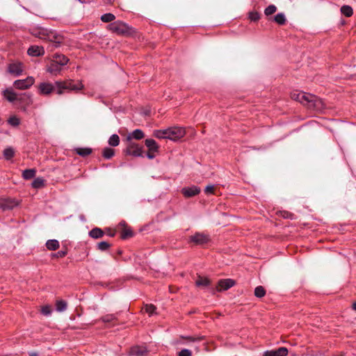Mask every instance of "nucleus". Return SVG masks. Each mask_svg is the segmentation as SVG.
Returning <instances> with one entry per match:
<instances>
[{
	"instance_id": "obj_1",
	"label": "nucleus",
	"mask_w": 356,
	"mask_h": 356,
	"mask_svg": "<svg viewBox=\"0 0 356 356\" xmlns=\"http://www.w3.org/2000/svg\"><path fill=\"white\" fill-rule=\"evenodd\" d=\"M35 31L36 32L34 33L35 36L42 40L54 42L56 44V47H58L64 41L63 35L54 30L40 28Z\"/></svg>"
},
{
	"instance_id": "obj_2",
	"label": "nucleus",
	"mask_w": 356,
	"mask_h": 356,
	"mask_svg": "<svg viewBox=\"0 0 356 356\" xmlns=\"http://www.w3.org/2000/svg\"><path fill=\"white\" fill-rule=\"evenodd\" d=\"M108 29L112 33L122 36H131L135 34L136 31L124 22L116 21L108 25Z\"/></svg>"
},
{
	"instance_id": "obj_3",
	"label": "nucleus",
	"mask_w": 356,
	"mask_h": 356,
	"mask_svg": "<svg viewBox=\"0 0 356 356\" xmlns=\"http://www.w3.org/2000/svg\"><path fill=\"white\" fill-rule=\"evenodd\" d=\"M302 105L308 109L316 111H321L325 107L322 99L311 93L307 94Z\"/></svg>"
},
{
	"instance_id": "obj_4",
	"label": "nucleus",
	"mask_w": 356,
	"mask_h": 356,
	"mask_svg": "<svg viewBox=\"0 0 356 356\" xmlns=\"http://www.w3.org/2000/svg\"><path fill=\"white\" fill-rule=\"evenodd\" d=\"M56 86L57 87V94L58 95L63 94L64 90L77 91L83 88V85L81 81H74L72 79L64 81H56Z\"/></svg>"
},
{
	"instance_id": "obj_5",
	"label": "nucleus",
	"mask_w": 356,
	"mask_h": 356,
	"mask_svg": "<svg viewBox=\"0 0 356 356\" xmlns=\"http://www.w3.org/2000/svg\"><path fill=\"white\" fill-rule=\"evenodd\" d=\"M143 146L138 145V143L134 141L127 140V147L123 150V152L125 155L132 156L134 157H140L143 156Z\"/></svg>"
},
{
	"instance_id": "obj_6",
	"label": "nucleus",
	"mask_w": 356,
	"mask_h": 356,
	"mask_svg": "<svg viewBox=\"0 0 356 356\" xmlns=\"http://www.w3.org/2000/svg\"><path fill=\"white\" fill-rule=\"evenodd\" d=\"M210 241L211 238L209 234L197 232L188 237V243L194 245L202 246L209 243Z\"/></svg>"
},
{
	"instance_id": "obj_7",
	"label": "nucleus",
	"mask_w": 356,
	"mask_h": 356,
	"mask_svg": "<svg viewBox=\"0 0 356 356\" xmlns=\"http://www.w3.org/2000/svg\"><path fill=\"white\" fill-rule=\"evenodd\" d=\"M236 282L232 279H221L218 280L215 288L211 289V293L215 294L216 291L221 292L222 291H227L234 286Z\"/></svg>"
},
{
	"instance_id": "obj_8",
	"label": "nucleus",
	"mask_w": 356,
	"mask_h": 356,
	"mask_svg": "<svg viewBox=\"0 0 356 356\" xmlns=\"http://www.w3.org/2000/svg\"><path fill=\"white\" fill-rule=\"evenodd\" d=\"M145 145L147 147V156L149 159L155 158L156 154L159 153V146L155 140L148 138L145 140Z\"/></svg>"
},
{
	"instance_id": "obj_9",
	"label": "nucleus",
	"mask_w": 356,
	"mask_h": 356,
	"mask_svg": "<svg viewBox=\"0 0 356 356\" xmlns=\"http://www.w3.org/2000/svg\"><path fill=\"white\" fill-rule=\"evenodd\" d=\"M168 130V139L177 140L183 138L186 134V131L182 127H170Z\"/></svg>"
},
{
	"instance_id": "obj_10",
	"label": "nucleus",
	"mask_w": 356,
	"mask_h": 356,
	"mask_svg": "<svg viewBox=\"0 0 356 356\" xmlns=\"http://www.w3.org/2000/svg\"><path fill=\"white\" fill-rule=\"evenodd\" d=\"M35 79L33 76H28L24 79H18L14 81L13 86L16 89L26 90L34 84Z\"/></svg>"
},
{
	"instance_id": "obj_11",
	"label": "nucleus",
	"mask_w": 356,
	"mask_h": 356,
	"mask_svg": "<svg viewBox=\"0 0 356 356\" xmlns=\"http://www.w3.org/2000/svg\"><path fill=\"white\" fill-rule=\"evenodd\" d=\"M18 204L19 202L15 198L0 197V209L3 211L13 209Z\"/></svg>"
},
{
	"instance_id": "obj_12",
	"label": "nucleus",
	"mask_w": 356,
	"mask_h": 356,
	"mask_svg": "<svg viewBox=\"0 0 356 356\" xmlns=\"http://www.w3.org/2000/svg\"><path fill=\"white\" fill-rule=\"evenodd\" d=\"M23 70V63L21 62L13 63L8 66V72L15 76H20Z\"/></svg>"
},
{
	"instance_id": "obj_13",
	"label": "nucleus",
	"mask_w": 356,
	"mask_h": 356,
	"mask_svg": "<svg viewBox=\"0 0 356 356\" xmlns=\"http://www.w3.org/2000/svg\"><path fill=\"white\" fill-rule=\"evenodd\" d=\"M148 353V350L143 346H134L131 347L128 351L129 356H145Z\"/></svg>"
},
{
	"instance_id": "obj_14",
	"label": "nucleus",
	"mask_w": 356,
	"mask_h": 356,
	"mask_svg": "<svg viewBox=\"0 0 356 356\" xmlns=\"http://www.w3.org/2000/svg\"><path fill=\"white\" fill-rule=\"evenodd\" d=\"M119 225L122 227V230L120 232V238L122 239L125 240L134 236L133 230L124 221L120 222Z\"/></svg>"
},
{
	"instance_id": "obj_15",
	"label": "nucleus",
	"mask_w": 356,
	"mask_h": 356,
	"mask_svg": "<svg viewBox=\"0 0 356 356\" xmlns=\"http://www.w3.org/2000/svg\"><path fill=\"white\" fill-rule=\"evenodd\" d=\"M38 90L40 95H48L55 90V87L51 83L43 82L38 86Z\"/></svg>"
},
{
	"instance_id": "obj_16",
	"label": "nucleus",
	"mask_w": 356,
	"mask_h": 356,
	"mask_svg": "<svg viewBox=\"0 0 356 356\" xmlns=\"http://www.w3.org/2000/svg\"><path fill=\"white\" fill-rule=\"evenodd\" d=\"M200 193V188L196 186L186 187L181 189V193L185 197H191L198 195Z\"/></svg>"
},
{
	"instance_id": "obj_17",
	"label": "nucleus",
	"mask_w": 356,
	"mask_h": 356,
	"mask_svg": "<svg viewBox=\"0 0 356 356\" xmlns=\"http://www.w3.org/2000/svg\"><path fill=\"white\" fill-rule=\"evenodd\" d=\"M288 349L285 347H280L275 350H267L264 352L263 356H286Z\"/></svg>"
},
{
	"instance_id": "obj_18",
	"label": "nucleus",
	"mask_w": 356,
	"mask_h": 356,
	"mask_svg": "<svg viewBox=\"0 0 356 356\" xmlns=\"http://www.w3.org/2000/svg\"><path fill=\"white\" fill-rule=\"evenodd\" d=\"M27 54L31 56H40L44 54V49L42 46H31L27 51Z\"/></svg>"
},
{
	"instance_id": "obj_19",
	"label": "nucleus",
	"mask_w": 356,
	"mask_h": 356,
	"mask_svg": "<svg viewBox=\"0 0 356 356\" xmlns=\"http://www.w3.org/2000/svg\"><path fill=\"white\" fill-rule=\"evenodd\" d=\"M145 137L144 132L139 129L134 130L127 136L126 140L133 141V139L141 140Z\"/></svg>"
},
{
	"instance_id": "obj_20",
	"label": "nucleus",
	"mask_w": 356,
	"mask_h": 356,
	"mask_svg": "<svg viewBox=\"0 0 356 356\" xmlns=\"http://www.w3.org/2000/svg\"><path fill=\"white\" fill-rule=\"evenodd\" d=\"M307 92L302 91L294 90L291 92V98L295 101L300 102L303 104V102L305 100Z\"/></svg>"
},
{
	"instance_id": "obj_21",
	"label": "nucleus",
	"mask_w": 356,
	"mask_h": 356,
	"mask_svg": "<svg viewBox=\"0 0 356 356\" xmlns=\"http://www.w3.org/2000/svg\"><path fill=\"white\" fill-rule=\"evenodd\" d=\"M3 97L10 102H13L17 99V95L11 88H6L3 91Z\"/></svg>"
},
{
	"instance_id": "obj_22",
	"label": "nucleus",
	"mask_w": 356,
	"mask_h": 356,
	"mask_svg": "<svg viewBox=\"0 0 356 356\" xmlns=\"http://www.w3.org/2000/svg\"><path fill=\"white\" fill-rule=\"evenodd\" d=\"M61 70L62 66L51 60L47 66V71L52 74L56 75L60 72Z\"/></svg>"
},
{
	"instance_id": "obj_23",
	"label": "nucleus",
	"mask_w": 356,
	"mask_h": 356,
	"mask_svg": "<svg viewBox=\"0 0 356 356\" xmlns=\"http://www.w3.org/2000/svg\"><path fill=\"white\" fill-rule=\"evenodd\" d=\"M104 234V231L99 227L92 228L88 233L89 236L94 239L101 238Z\"/></svg>"
},
{
	"instance_id": "obj_24",
	"label": "nucleus",
	"mask_w": 356,
	"mask_h": 356,
	"mask_svg": "<svg viewBox=\"0 0 356 356\" xmlns=\"http://www.w3.org/2000/svg\"><path fill=\"white\" fill-rule=\"evenodd\" d=\"M52 60L62 67L67 65L69 62V59L67 56L63 54H57L54 56Z\"/></svg>"
},
{
	"instance_id": "obj_25",
	"label": "nucleus",
	"mask_w": 356,
	"mask_h": 356,
	"mask_svg": "<svg viewBox=\"0 0 356 356\" xmlns=\"http://www.w3.org/2000/svg\"><path fill=\"white\" fill-rule=\"evenodd\" d=\"M78 155L82 157H86L92 154V149L90 147H76L74 149Z\"/></svg>"
},
{
	"instance_id": "obj_26",
	"label": "nucleus",
	"mask_w": 356,
	"mask_h": 356,
	"mask_svg": "<svg viewBox=\"0 0 356 356\" xmlns=\"http://www.w3.org/2000/svg\"><path fill=\"white\" fill-rule=\"evenodd\" d=\"M211 284V280L208 277L198 276L197 280L195 281V285L197 286H203L207 287Z\"/></svg>"
},
{
	"instance_id": "obj_27",
	"label": "nucleus",
	"mask_w": 356,
	"mask_h": 356,
	"mask_svg": "<svg viewBox=\"0 0 356 356\" xmlns=\"http://www.w3.org/2000/svg\"><path fill=\"white\" fill-rule=\"evenodd\" d=\"M59 242L56 239H50L46 242V248L49 250H56L59 248Z\"/></svg>"
},
{
	"instance_id": "obj_28",
	"label": "nucleus",
	"mask_w": 356,
	"mask_h": 356,
	"mask_svg": "<svg viewBox=\"0 0 356 356\" xmlns=\"http://www.w3.org/2000/svg\"><path fill=\"white\" fill-rule=\"evenodd\" d=\"M55 306L57 312H62L67 309V302L64 300H57Z\"/></svg>"
},
{
	"instance_id": "obj_29",
	"label": "nucleus",
	"mask_w": 356,
	"mask_h": 356,
	"mask_svg": "<svg viewBox=\"0 0 356 356\" xmlns=\"http://www.w3.org/2000/svg\"><path fill=\"white\" fill-rule=\"evenodd\" d=\"M180 337L190 342L202 341L204 339V337L202 335L181 336Z\"/></svg>"
},
{
	"instance_id": "obj_30",
	"label": "nucleus",
	"mask_w": 356,
	"mask_h": 356,
	"mask_svg": "<svg viewBox=\"0 0 356 356\" xmlns=\"http://www.w3.org/2000/svg\"><path fill=\"white\" fill-rule=\"evenodd\" d=\"M115 155V150L111 147H105L102 150V156L105 159H110Z\"/></svg>"
},
{
	"instance_id": "obj_31",
	"label": "nucleus",
	"mask_w": 356,
	"mask_h": 356,
	"mask_svg": "<svg viewBox=\"0 0 356 356\" xmlns=\"http://www.w3.org/2000/svg\"><path fill=\"white\" fill-rule=\"evenodd\" d=\"M341 13L342 15L346 16V17H350L353 14V10L351 6L348 5H344L341 8Z\"/></svg>"
},
{
	"instance_id": "obj_32",
	"label": "nucleus",
	"mask_w": 356,
	"mask_h": 356,
	"mask_svg": "<svg viewBox=\"0 0 356 356\" xmlns=\"http://www.w3.org/2000/svg\"><path fill=\"white\" fill-rule=\"evenodd\" d=\"M153 136L159 139L168 138V130L167 129L155 130L153 132Z\"/></svg>"
},
{
	"instance_id": "obj_33",
	"label": "nucleus",
	"mask_w": 356,
	"mask_h": 356,
	"mask_svg": "<svg viewBox=\"0 0 356 356\" xmlns=\"http://www.w3.org/2000/svg\"><path fill=\"white\" fill-rule=\"evenodd\" d=\"M36 170L35 169H26L22 172V177L24 179H31L33 178L35 175Z\"/></svg>"
},
{
	"instance_id": "obj_34",
	"label": "nucleus",
	"mask_w": 356,
	"mask_h": 356,
	"mask_svg": "<svg viewBox=\"0 0 356 356\" xmlns=\"http://www.w3.org/2000/svg\"><path fill=\"white\" fill-rule=\"evenodd\" d=\"M274 21L279 25H284L286 24V19L284 13H277L273 18Z\"/></svg>"
},
{
	"instance_id": "obj_35",
	"label": "nucleus",
	"mask_w": 356,
	"mask_h": 356,
	"mask_svg": "<svg viewBox=\"0 0 356 356\" xmlns=\"http://www.w3.org/2000/svg\"><path fill=\"white\" fill-rule=\"evenodd\" d=\"M266 289L262 286H258L254 289V294L257 298H261L266 295Z\"/></svg>"
},
{
	"instance_id": "obj_36",
	"label": "nucleus",
	"mask_w": 356,
	"mask_h": 356,
	"mask_svg": "<svg viewBox=\"0 0 356 356\" xmlns=\"http://www.w3.org/2000/svg\"><path fill=\"white\" fill-rule=\"evenodd\" d=\"M15 156V150L13 147H8L3 150V156L6 160H10Z\"/></svg>"
},
{
	"instance_id": "obj_37",
	"label": "nucleus",
	"mask_w": 356,
	"mask_h": 356,
	"mask_svg": "<svg viewBox=\"0 0 356 356\" xmlns=\"http://www.w3.org/2000/svg\"><path fill=\"white\" fill-rule=\"evenodd\" d=\"M44 179L41 177H38L33 180L31 185L34 188H40L44 186Z\"/></svg>"
},
{
	"instance_id": "obj_38",
	"label": "nucleus",
	"mask_w": 356,
	"mask_h": 356,
	"mask_svg": "<svg viewBox=\"0 0 356 356\" xmlns=\"http://www.w3.org/2000/svg\"><path fill=\"white\" fill-rule=\"evenodd\" d=\"M108 144L111 146L116 147L120 144V137L117 134H113L108 139Z\"/></svg>"
},
{
	"instance_id": "obj_39",
	"label": "nucleus",
	"mask_w": 356,
	"mask_h": 356,
	"mask_svg": "<svg viewBox=\"0 0 356 356\" xmlns=\"http://www.w3.org/2000/svg\"><path fill=\"white\" fill-rule=\"evenodd\" d=\"M115 19V16L112 14V13H106V14H104L102 15L101 17V20L103 22H106V23H108V22H111Z\"/></svg>"
},
{
	"instance_id": "obj_40",
	"label": "nucleus",
	"mask_w": 356,
	"mask_h": 356,
	"mask_svg": "<svg viewBox=\"0 0 356 356\" xmlns=\"http://www.w3.org/2000/svg\"><path fill=\"white\" fill-rule=\"evenodd\" d=\"M8 123L13 127H17L20 124V119L16 115H13L8 118Z\"/></svg>"
},
{
	"instance_id": "obj_41",
	"label": "nucleus",
	"mask_w": 356,
	"mask_h": 356,
	"mask_svg": "<svg viewBox=\"0 0 356 356\" xmlns=\"http://www.w3.org/2000/svg\"><path fill=\"white\" fill-rule=\"evenodd\" d=\"M111 245L107 241H101L97 243V247L99 250L106 251L111 248Z\"/></svg>"
},
{
	"instance_id": "obj_42",
	"label": "nucleus",
	"mask_w": 356,
	"mask_h": 356,
	"mask_svg": "<svg viewBox=\"0 0 356 356\" xmlns=\"http://www.w3.org/2000/svg\"><path fill=\"white\" fill-rule=\"evenodd\" d=\"M116 319L117 318L114 314H106L101 318V320L104 323H111Z\"/></svg>"
},
{
	"instance_id": "obj_43",
	"label": "nucleus",
	"mask_w": 356,
	"mask_h": 356,
	"mask_svg": "<svg viewBox=\"0 0 356 356\" xmlns=\"http://www.w3.org/2000/svg\"><path fill=\"white\" fill-rule=\"evenodd\" d=\"M277 10V7L275 5H270L264 10V14L269 16L275 13Z\"/></svg>"
},
{
	"instance_id": "obj_44",
	"label": "nucleus",
	"mask_w": 356,
	"mask_h": 356,
	"mask_svg": "<svg viewBox=\"0 0 356 356\" xmlns=\"http://www.w3.org/2000/svg\"><path fill=\"white\" fill-rule=\"evenodd\" d=\"M249 19L252 22H257L260 19V14L257 11L250 12Z\"/></svg>"
},
{
	"instance_id": "obj_45",
	"label": "nucleus",
	"mask_w": 356,
	"mask_h": 356,
	"mask_svg": "<svg viewBox=\"0 0 356 356\" xmlns=\"http://www.w3.org/2000/svg\"><path fill=\"white\" fill-rule=\"evenodd\" d=\"M145 309L147 313L152 315L155 312L156 307L152 304H147L145 306Z\"/></svg>"
},
{
	"instance_id": "obj_46",
	"label": "nucleus",
	"mask_w": 356,
	"mask_h": 356,
	"mask_svg": "<svg viewBox=\"0 0 356 356\" xmlns=\"http://www.w3.org/2000/svg\"><path fill=\"white\" fill-rule=\"evenodd\" d=\"M52 309L50 305H44L41 308V313L44 316H48L51 314Z\"/></svg>"
},
{
	"instance_id": "obj_47",
	"label": "nucleus",
	"mask_w": 356,
	"mask_h": 356,
	"mask_svg": "<svg viewBox=\"0 0 356 356\" xmlns=\"http://www.w3.org/2000/svg\"><path fill=\"white\" fill-rule=\"evenodd\" d=\"M67 251L65 249V250H60V251L57 252L56 253L52 254L51 257H56V258H63V257H65L67 255Z\"/></svg>"
},
{
	"instance_id": "obj_48",
	"label": "nucleus",
	"mask_w": 356,
	"mask_h": 356,
	"mask_svg": "<svg viewBox=\"0 0 356 356\" xmlns=\"http://www.w3.org/2000/svg\"><path fill=\"white\" fill-rule=\"evenodd\" d=\"M178 356H192V353L188 349H183L179 353Z\"/></svg>"
},
{
	"instance_id": "obj_49",
	"label": "nucleus",
	"mask_w": 356,
	"mask_h": 356,
	"mask_svg": "<svg viewBox=\"0 0 356 356\" xmlns=\"http://www.w3.org/2000/svg\"><path fill=\"white\" fill-rule=\"evenodd\" d=\"M280 213H281V216L284 218H291V219H292L293 216V213H290L289 211H281Z\"/></svg>"
},
{
	"instance_id": "obj_50",
	"label": "nucleus",
	"mask_w": 356,
	"mask_h": 356,
	"mask_svg": "<svg viewBox=\"0 0 356 356\" xmlns=\"http://www.w3.org/2000/svg\"><path fill=\"white\" fill-rule=\"evenodd\" d=\"M214 191L215 188L213 186H207L204 189L206 194H214Z\"/></svg>"
},
{
	"instance_id": "obj_51",
	"label": "nucleus",
	"mask_w": 356,
	"mask_h": 356,
	"mask_svg": "<svg viewBox=\"0 0 356 356\" xmlns=\"http://www.w3.org/2000/svg\"><path fill=\"white\" fill-rule=\"evenodd\" d=\"M104 232L111 237H114L115 236V231L110 228L105 229Z\"/></svg>"
},
{
	"instance_id": "obj_52",
	"label": "nucleus",
	"mask_w": 356,
	"mask_h": 356,
	"mask_svg": "<svg viewBox=\"0 0 356 356\" xmlns=\"http://www.w3.org/2000/svg\"><path fill=\"white\" fill-rule=\"evenodd\" d=\"M115 0H105V2L108 4H111L113 3Z\"/></svg>"
},
{
	"instance_id": "obj_53",
	"label": "nucleus",
	"mask_w": 356,
	"mask_h": 356,
	"mask_svg": "<svg viewBox=\"0 0 356 356\" xmlns=\"http://www.w3.org/2000/svg\"><path fill=\"white\" fill-rule=\"evenodd\" d=\"M352 308H353V309L356 311V302L353 303Z\"/></svg>"
},
{
	"instance_id": "obj_54",
	"label": "nucleus",
	"mask_w": 356,
	"mask_h": 356,
	"mask_svg": "<svg viewBox=\"0 0 356 356\" xmlns=\"http://www.w3.org/2000/svg\"><path fill=\"white\" fill-rule=\"evenodd\" d=\"M30 356H37V353H32L30 354Z\"/></svg>"
}]
</instances>
